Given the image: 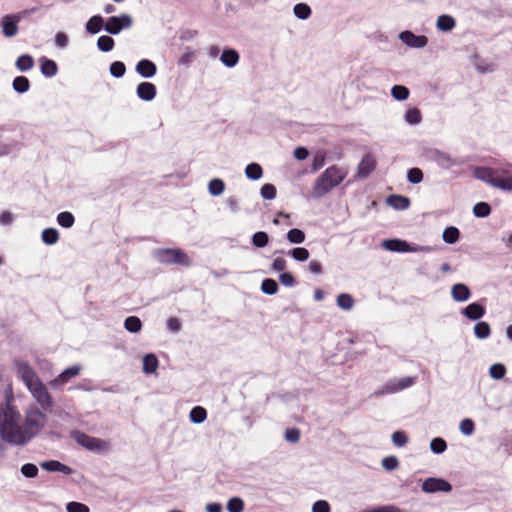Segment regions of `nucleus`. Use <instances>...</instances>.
<instances>
[{
  "mask_svg": "<svg viewBox=\"0 0 512 512\" xmlns=\"http://www.w3.org/2000/svg\"><path fill=\"white\" fill-rule=\"evenodd\" d=\"M0 438L14 446H25L28 444L21 414L14 405L12 393L8 394L5 401L0 404Z\"/></svg>",
  "mask_w": 512,
  "mask_h": 512,
  "instance_id": "1",
  "label": "nucleus"
},
{
  "mask_svg": "<svg viewBox=\"0 0 512 512\" xmlns=\"http://www.w3.org/2000/svg\"><path fill=\"white\" fill-rule=\"evenodd\" d=\"M347 176L344 168L332 165L315 181L312 189L313 198H321L337 187Z\"/></svg>",
  "mask_w": 512,
  "mask_h": 512,
  "instance_id": "2",
  "label": "nucleus"
},
{
  "mask_svg": "<svg viewBox=\"0 0 512 512\" xmlns=\"http://www.w3.org/2000/svg\"><path fill=\"white\" fill-rule=\"evenodd\" d=\"M48 417L44 410H41L37 405H30L24 411L23 426L26 433L28 443L37 437L45 428Z\"/></svg>",
  "mask_w": 512,
  "mask_h": 512,
  "instance_id": "3",
  "label": "nucleus"
},
{
  "mask_svg": "<svg viewBox=\"0 0 512 512\" xmlns=\"http://www.w3.org/2000/svg\"><path fill=\"white\" fill-rule=\"evenodd\" d=\"M27 389L42 410L46 411L54 406L53 397L41 379L29 385Z\"/></svg>",
  "mask_w": 512,
  "mask_h": 512,
  "instance_id": "4",
  "label": "nucleus"
},
{
  "mask_svg": "<svg viewBox=\"0 0 512 512\" xmlns=\"http://www.w3.org/2000/svg\"><path fill=\"white\" fill-rule=\"evenodd\" d=\"M157 260L163 264H179L183 266H190V257L180 249H158L155 252Z\"/></svg>",
  "mask_w": 512,
  "mask_h": 512,
  "instance_id": "5",
  "label": "nucleus"
},
{
  "mask_svg": "<svg viewBox=\"0 0 512 512\" xmlns=\"http://www.w3.org/2000/svg\"><path fill=\"white\" fill-rule=\"evenodd\" d=\"M71 437L82 447L89 451L100 452L107 451L110 447L106 440L92 437L80 431H72Z\"/></svg>",
  "mask_w": 512,
  "mask_h": 512,
  "instance_id": "6",
  "label": "nucleus"
},
{
  "mask_svg": "<svg viewBox=\"0 0 512 512\" xmlns=\"http://www.w3.org/2000/svg\"><path fill=\"white\" fill-rule=\"evenodd\" d=\"M416 377L407 376L400 379H390L374 392L375 396L393 394L413 386Z\"/></svg>",
  "mask_w": 512,
  "mask_h": 512,
  "instance_id": "7",
  "label": "nucleus"
},
{
  "mask_svg": "<svg viewBox=\"0 0 512 512\" xmlns=\"http://www.w3.org/2000/svg\"><path fill=\"white\" fill-rule=\"evenodd\" d=\"M133 20L130 15L122 14L120 16H111L106 20L104 29L107 33L112 35L119 34L123 29H128L132 26Z\"/></svg>",
  "mask_w": 512,
  "mask_h": 512,
  "instance_id": "8",
  "label": "nucleus"
},
{
  "mask_svg": "<svg viewBox=\"0 0 512 512\" xmlns=\"http://www.w3.org/2000/svg\"><path fill=\"white\" fill-rule=\"evenodd\" d=\"M422 491L428 494L445 492L449 493L452 491V485L442 478L429 477L422 482Z\"/></svg>",
  "mask_w": 512,
  "mask_h": 512,
  "instance_id": "9",
  "label": "nucleus"
},
{
  "mask_svg": "<svg viewBox=\"0 0 512 512\" xmlns=\"http://www.w3.org/2000/svg\"><path fill=\"white\" fill-rule=\"evenodd\" d=\"M15 369L18 376L23 381L26 387L40 379L35 370L26 361H15Z\"/></svg>",
  "mask_w": 512,
  "mask_h": 512,
  "instance_id": "10",
  "label": "nucleus"
},
{
  "mask_svg": "<svg viewBox=\"0 0 512 512\" xmlns=\"http://www.w3.org/2000/svg\"><path fill=\"white\" fill-rule=\"evenodd\" d=\"M82 370L81 365H73L64 369L56 378L50 381V386L60 388L68 383L72 378L77 377Z\"/></svg>",
  "mask_w": 512,
  "mask_h": 512,
  "instance_id": "11",
  "label": "nucleus"
},
{
  "mask_svg": "<svg viewBox=\"0 0 512 512\" xmlns=\"http://www.w3.org/2000/svg\"><path fill=\"white\" fill-rule=\"evenodd\" d=\"M21 20L20 14H8L2 17V32L5 37L11 38L18 33V24Z\"/></svg>",
  "mask_w": 512,
  "mask_h": 512,
  "instance_id": "12",
  "label": "nucleus"
},
{
  "mask_svg": "<svg viewBox=\"0 0 512 512\" xmlns=\"http://www.w3.org/2000/svg\"><path fill=\"white\" fill-rule=\"evenodd\" d=\"M399 39L410 48H423L428 44V39L424 35H415L411 31H403L399 34Z\"/></svg>",
  "mask_w": 512,
  "mask_h": 512,
  "instance_id": "13",
  "label": "nucleus"
},
{
  "mask_svg": "<svg viewBox=\"0 0 512 512\" xmlns=\"http://www.w3.org/2000/svg\"><path fill=\"white\" fill-rule=\"evenodd\" d=\"M21 148V142L9 137H0V157L17 153Z\"/></svg>",
  "mask_w": 512,
  "mask_h": 512,
  "instance_id": "14",
  "label": "nucleus"
},
{
  "mask_svg": "<svg viewBox=\"0 0 512 512\" xmlns=\"http://www.w3.org/2000/svg\"><path fill=\"white\" fill-rule=\"evenodd\" d=\"M376 161L370 154L365 155L357 167V177L367 178L375 169Z\"/></svg>",
  "mask_w": 512,
  "mask_h": 512,
  "instance_id": "15",
  "label": "nucleus"
},
{
  "mask_svg": "<svg viewBox=\"0 0 512 512\" xmlns=\"http://www.w3.org/2000/svg\"><path fill=\"white\" fill-rule=\"evenodd\" d=\"M156 86L151 82H141L136 89V94L143 101H152L156 97Z\"/></svg>",
  "mask_w": 512,
  "mask_h": 512,
  "instance_id": "16",
  "label": "nucleus"
},
{
  "mask_svg": "<svg viewBox=\"0 0 512 512\" xmlns=\"http://www.w3.org/2000/svg\"><path fill=\"white\" fill-rule=\"evenodd\" d=\"M135 70L143 78H152L156 75L157 67L151 60L142 59L136 64Z\"/></svg>",
  "mask_w": 512,
  "mask_h": 512,
  "instance_id": "17",
  "label": "nucleus"
},
{
  "mask_svg": "<svg viewBox=\"0 0 512 512\" xmlns=\"http://www.w3.org/2000/svg\"><path fill=\"white\" fill-rule=\"evenodd\" d=\"M474 175L477 179L494 187L498 172L489 167H478L475 169Z\"/></svg>",
  "mask_w": 512,
  "mask_h": 512,
  "instance_id": "18",
  "label": "nucleus"
},
{
  "mask_svg": "<svg viewBox=\"0 0 512 512\" xmlns=\"http://www.w3.org/2000/svg\"><path fill=\"white\" fill-rule=\"evenodd\" d=\"M382 246L388 250V251H392V252H400V253H403V252H412L414 251L410 246L409 244L404 241V240H400V239H389V240H385L383 243H382Z\"/></svg>",
  "mask_w": 512,
  "mask_h": 512,
  "instance_id": "19",
  "label": "nucleus"
},
{
  "mask_svg": "<svg viewBox=\"0 0 512 512\" xmlns=\"http://www.w3.org/2000/svg\"><path fill=\"white\" fill-rule=\"evenodd\" d=\"M462 315H464L469 320H479L485 315V308L484 306L480 305L479 303H471L468 306H466L462 311Z\"/></svg>",
  "mask_w": 512,
  "mask_h": 512,
  "instance_id": "20",
  "label": "nucleus"
},
{
  "mask_svg": "<svg viewBox=\"0 0 512 512\" xmlns=\"http://www.w3.org/2000/svg\"><path fill=\"white\" fill-rule=\"evenodd\" d=\"M451 296L456 302H465L470 298L471 292L467 285L457 283L451 288Z\"/></svg>",
  "mask_w": 512,
  "mask_h": 512,
  "instance_id": "21",
  "label": "nucleus"
},
{
  "mask_svg": "<svg viewBox=\"0 0 512 512\" xmlns=\"http://www.w3.org/2000/svg\"><path fill=\"white\" fill-rule=\"evenodd\" d=\"M40 466L42 469L48 472H61L65 475H70L72 473V468L57 460L42 462Z\"/></svg>",
  "mask_w": 512,
  "mask_h": 512,
  "instance_id": "22",
  "label": "nucleus"
},
{
  "mask_svg": "<svg viewBox=\"0 0 512 512\" xmlns=\"http://www.w3.org/2000/svg\"><path fill=\"white\" fill-rule=\"evenodd\" d=\"M386 202L389 206L396 210H406L410 206L409 198L402 195H390L387 197Z\"/></svg>",
  "mask_w": 512,
  "mask_h": 512,
  "instance_id": "23",
  "label": "nucleus"
},
{
  "mask_svg": "<svg viewBox=\"0 0 512 512\" xmlns=\"http://www.w3.org/2000/svg\"><path fill=\"white\" fill-rule=\"evenodd\" d=\"M220 60L226 67L232 68L237 65L239 54L234 49H226L222 52Z\"/></svg>",
  "mask_w": 512,
  "mask_h": 512,
  "instance_id": "24",
  "label": "nucleus"
},
{
  "mask_svg": "<svg viewBox=\"0 0 512 512\" xmlns=\"http://www.w3.org/2000/svg\"><path fill=\"white\" fill-rule=\"evenodd\" d=\"M159 365L158 358L155 354H146L143 357V372L145 374H152L155 373Z\"/></svg>",
  "mask_w": 512,
  "mask_h": 512,
  "instance_id": "25",
  "label": "nucleus"
},
{
  "mask_svg": "<svg viewBox=\"0 0 512 512\" xmlns=\"http://www.w3.org/2000/svg\"><path fill=\"white\" fill-rule=\"evenodd\" d=\"M456 23L452 16L450 15H440L436 22V27L443 32H449L455 27Z\"/></svg>",
  "mask_w": 512,
  "mask_h": 512,
  "instance_id": "26",
  "label": "nucleus"
},
{
  "mask_svg": "<svg viewBox=\"0 0 512 512\" xmlns=\"http://www.w3.org/2000/svg\"><path fill=\"white\" fill-rule=\"evenodd\" d=\"M104 20L100 15L92 16L86 23V31L89 34H97L103 28Z\"/></svg>",
  "mask_w": 512,
  "mask_h": 512,
  "instance_id": "27",
  "label": "nucleus"
},
{
  "mask_svg": "<svg viewBox=\"0 0 512 512\" xmlns=\"http://www.w3.org/2000/svg\"><path fill=\"white\" fill-rule=\"evenodd\" d=\"M494 188H498L505 191H512V175L504 172L503 174L497 175Z\"/></svg>",
  "mask_w": 512,
  "mask_h": 512,
  "instance_id": "28",
  "label": "nucleus"
},
{
  "mask_svg": "<svg viewBox=\"0 0 512 512\" xmlns=\"http://www.w3.org/2000/svg\"><path fill=\"white\" fill-rule=\"evenodd\" d=\"M293 13L295 17H297L298 19L306 20L311 16L312 10L310 6L306 3H297L293 7Z\"/></svg>",
  "mask_w": 512,
  "mask_h": 512,
  "instance_id": "29",
  "label": "nucleus"
},
{
  "mask_svg": "<svg viewBox=\"0 0 512 512\" xmlns=\"http://www.w3.org/2000/svg\"><path fill=\"white\" fill-rule=\"evenodd\" d=\"M41 239L46 245H54L59 240V233L55 228H46L41 233Z\"/></svg>",
  "mask_w": 512,
  "mask_h": 512,
  "instance_id": "30",
  "label": "nucleus"
},
{
  "mask_svg": "<svg viewBox=\"0 0 512 512\" xmlns=\"http://www.w3.org/2000/svg\"><path fill=\"white\" fill-rule=\"evenodd\" d=\"M124 327L130 333H138L142 329V322L137 316H129L124 321Z\"/></svg>",
  "mask_w": 512,
  "mask_h": 512,
  "instance_id": "31",
  "label": "nucleus"
},
{
  "mask_svg": "<svg viewBox=\"0 0 512 512\" xmlns=\"http://www.w3.org/2000/svg\"><path fill=\"white\" fill-rule=\"evenodd\" d=\"M58 67L55 61L43 59L41 63V73L46 77H53L57 74Z\"/></svg>",
  "mask_w": 512,
  "mask_h": 512,
  "instance_id": "32",
  "label": "nucleus"
},
{
  "mask_svg": "<svg viewBox=\"0 0 512 512\" xmlns=\"http://www.w3.org/2000/svg\"><path fill=\"white\" fill-rule=\"evenodd\" d=\"M191 422L195 424L203 423L207 418L206 410L201 406H195L192 408L189 414Z\"/></svg>",
  "mask_w": 512,
  "mask_h": 512,
  "instance_id": "33",
  "label": "nucleus"
},
{
  "mask_svg": "<svg viewBox=\"0 0 512 512\" xmlns=\"http://www.w3.org/2000/svg\"><path fill=\"white\" fill-rule=\"evenodd\" d=\"M33 66H34V60H33L32 56H30L28 54L21 55L20 57H18V59L16 61L17 69L22 72L31 70L33 68Z\"/></svg>",
  "mask_w": 512,
  "mask_h": 512,
  "instance_id": "34",
  "label": "nucleus"
},
{
  "mask_svg": "<svg viewBox=\"0 0 512 512\" xmlns=\"http://www.w3.org/2000/svg\"><path fill=\"white\" fill-rule=\"evenodd\" d=\"M460 232L458 228L450 226L443 231V241L447 244H454L458 241Z\"/></svg>",
  "mask_w": 512,
  "mask_h": 512,
  "instance_id": "35",
  "label": "nucleus"
},
{
  "mask_svg": "<svg viewBox=\"0 0 512 512\" xmlns=\"http://www.w3.org/2000/svg\"><path fill=\"white\" fill-rule=\"evenodd\" d=\"M245 174L251 180H258L262 177L263 170L259 164L250 163L245 168Z\"/></svg>",
  "mask_w": 512,
  "mask_h": 512,
  "instance_id": "36",
  "label": "nucleus"
},
{
  "mask_svg": "<svg viewBox=\"0 0 512 512\" xmlns=\"http://www.w3.org/2000/svg\"><path fill=\"white\" fill-rule=\"evenodd\" d=\"M13 89L18 93H25L29 90L30 81L25 76H18L13 80Z\"/></svg>",
  "mask_w": 512,
  "mask_h": 512,
  "instance_id": "37",
  "label": "nucleus"
},
{
  "mask_svg": "<svg viewBox=\"0 0 512 512\" xmlns=\"http://www.w3.org/2000/svg\"><path fill=\"white\" fill-rule=\"evenodd\" d=\"M404 119L409 125H417L422 120L421 112L418 108L408 109L405 113Z\"/></svg>",
  "mask_w": 512,
  "mask_h": 512,
  "instance_id": "38",
  "label": "nucleus"
},
{
  "mask_svg": "<svg viewBox=\"0 0 512 512\" xmlns=\"http://www.w3.org/2000/svg\"><path fill=\"white\" fill-rule=\"evenodd\" d=\"M491 213V207L486 202H478L473 207V214L477 218H485Z\"/></svg>",
  "mask_w": 512,
  "mask_h": 512,
  "instance_id": "39",
  "label": "nucleus"
},
{
  "mask_svg": "<svg viewBox=\"0 0 512 512\" xmlns=\"http://www.w3.org/2000/svg\"><path fill=\"white\" fill-rule=\"evenodd\" d=\"M224 189L225 184L219 178L212 179L208 184V191L213 196L221 195L224 192Z\"/></svg>",
  "mask_w": 512,
  "mask_h": 512,
  "instance_id": "40",
  "label": "nucleus"
},
{
  "mask_svg": "<svg viewBox=\"0 0 512 512\" xmlns=\"http://www.w3.org/2000/svg\"><path fill=\"white\" fill-rule=\"evenodd\" d=\"M286 236L287 240L292 244H301L305 241V233L298 228L290 229Z\"/></svg>",
  "mask_w": 512,
  "mask_h": 512,
  "instance_id": "41",
  "label": "nucleus"
},
{
  "mask_svg": "<svg viewBox=\"0 0 512 512\" xmlns=\"http://www.w3.org/2000/svg\"><path fill=\"white\" fill-rule=\"evenodd\" d=\"M474 334L479 339H486L491 334L490 326L487 322H478L474 326Z\"/></svg>",
  "mask_w": 512,
  "mask_h": 512,
  "instance_id": "42",
  "label": "nucleus"
},
{
  "mask_svg": "<svg viewBox=\"0 0 512 512\" xmlns=\"http://www.w3.org/2000/svg\"><path fill=\"white\" fill-rule=\"evenodd\" d=\"M409 89L403 85H394L391 89V95L398 101H404L409 97Z\"/></svg>",
  "mask_w": 512,
  "mask_h": 512,
  "instance_id": "43",
  "label": "nucleus"
},
{
  "mask_svg": "<svg viewBox=\"0 0 512 512\" xmlns=\"http://www.w3.org/2000/svg\"><path fill=\"white\" fill-rule=\"evenodd\" d=\"M75 218L72 213L64 211L57 215V223L63 228H70L73 226Z\"/></svg>",
  "mask_w": 512,
  "mask_h": 512,
  "instance_id": "44",
  "label": "nucleus"
},
{
  "mask_svg": "<svg viewBox=\"0 0 512 512\" xmlns=\"http://www.w3.org/2000/svg\"><path fill=\"white\" fill-rule=\"evenodd\" d=\"M261 290L266 295H274L278 291V284L274 279L266 278L261 283Z\"/></svg>",
  "mask_w": 512,
  "mask_h": 512,
  "instance_id": "45",
  "label": "nucleus"
},
{
  "mask_svg": "<svg viewBox=\"0 0 512 512\" xmlns=\"http://www.w3.org/2000/svg\"><path fill=\"white\" fill-rule=\"evenodd\" d=\"M269 242V236L266 232L258 231L252 236V244L257 248L265 247Z\"/></svg>",
  "mask_w": 512,
  "mask_h": 512,
  "instance_id": "46",
  "label": "nucleus"
},
{
  "mask_svg": "<svg viewBox=\"0 0 512 512\" xmlns=\"http://www.w3.org/2000/svg\"><path fill=\"white\" fill-rule=\"evenodd\" d=\"M97 47L102 52H109L114 47V40L110 36H100L97 40Z\"/></svg>",
  "mask_w": 512,
  "mask_h": 512,
  "instance_id": "47",
  "label": "nucleus"
},
{
  "mask_svg": "<svg viewBox=\"0 0 512 512\" xmlns=\"http://www.w3.org/2000/svg\"><path fill=\"white\" fill-rule=\"evenodd\" d=\"M337 305L343 310H350L354 305V300L351 295L342 293L337 296Z\"/></svg>",
  "mask_w": 512,
  "mask_h": 512,
  "instance_id": "48",
  "label": "nucleus"
},
{
  "mask_svg": "<svg viewBox=\"0 0 512 512\" xmlns=\"http://www.w3.org/2000/svg\"><path fill=\"white\" fill-rule=\"evenodd\" d=\"M287 254L299 262H304L309 258V251L303 247L293 248L292 250L288 251Z\"/></svg>",
  "mask_w": 512,
  "mask_h": 512,
  "instance_id": "49",
  "label": "nucleus"
},
{
  "mask_svg": "<svg viewBox=\"0 0 512 512\" xmlns=\"http://www.w3.org/2000/svg\"><path fill=\"white\" fill-rule=\"evenodd\" d=\"M430 449L435 454H441L447 449L446 441L440 437L433 438L430 442Z\"/></svg>",
  "mask_w": 512,
  "mask_h": 512,
  "instance_id": "50",
  "label": "nucleus"
},
{
  "mask_svg": "<svg viewBox=\"0 0 512 512\" xmlns=\"http://www.w3.org/2000/svg\"><path fill=\"white\" fill-rule=\"evenodd\" d=\"M126 72V66L121 61H115L110 65V74L115 78H121Z\"/></svg>",
  "mask_w": 512,
  "mask_h": 512,
  "instance_id": "51",
  "label": "nucleus"
},
{
  "mask_svg": "<svg viewBox=\"0 0 512 512\" xmlns=\"http://www.w3.org/2000/svg\"><path fill=\"white\" fill-rule=\"evenodd\" d=\"M228 512H243L244 502L239 497L231 498L227 503Z\"/></svg>",
  "mask_w": 512,
  "mask_h": 512,
  "instance_id": "52",
  "label": "nucleus"
},
{
  "mask_svg": "<svg viewBox=\"0 0 512 512\" xmlns=\"http://www.w3.org/2000/svg\"><path fill=\"white\" fill-rule=\"evenodd\" d=\"M489 374L493 379H502L506 374V368L503 364H493L489 369Z\"/></svg>",
  "mask_w": 512,
  "mask_h": 512,
  "instance_id": "53",
  "label": "nucleus"
},
{
  "mask_svg": "<svg viewBox=\"0 0 512 512\" xmlns=\"http://www.w3.org/2000/svg\"><path fill=\"white\" fill-rule=\"evenodd\" d=\"M459 429L462 434L470 436L474 433L475 430L474 422L469 418L463 419L460 422Z\"/></svg>",
  "mask_w": 512,
  "mask_h": 512,
  "instance_id": "54",
  "label": "nucleus"
},
{
  "mask_svg": "<svg viewBox=\"0 0 512 512\" xmlns=\"http://www.w3.org/2000/svg\"><path fill=\"white\" fill-rule=\"evenodd\" d=\"M407 179L412 184H418L423 180V173L419 168H411L407 172Z\"/></svg>",
  "mask_w": 512,
  "mask_h": 512,
  "instance_id": "55",
  "label": "nucleus"
},
{
  "mask_svg": "<svg viewBox=\"0 0 512 512\" xmlns=\"http://www.w3.org/2000/svg\"><path fill=\"white\" fill-rule=\"evenodd\" d=\"M260 193L263 199L273 200L276 197V188L272 184H264Z\"/></svg>",
  "mask_w": 512,
  "mask_h": 512,
  "instance_id": "56",
  "label": "nucleus"
},
{
  "mask_svg": "<svg viewBox=\"0 0 512 512\" xmlns=\"http://www.w3.org/2000/svg\"><path fill=\"white\" fill-rule=\"evenodd\" d=\"M21 473L27 478H35L38 475V468L35 464L26 463L21 467Z\"/></svg>",
  "mask_w": 512,
  "mask_h": 512,
  "instance_id": "57",
  "label": "nucleus"
},
{
  "mask_svg": "<svg viewBox=\"0 0 512 512\" xmlns=\"http://www.w3.org/2000/svg\"><path fill=\"white\" fill-rule=\"evenodd\" d=\"M392 442L397 447H404L408 443V437L403 431H396L392 434Z\"/></svg>",
  "mask_w": 512,
  "mask_h": 512,
  "instance_id": "58",
  "label": "nucleus"
},
{
  "mask_svg": "<svg viewBox=\"0 0 512 512\" xmlns=\"http://www.w3.org/2000/svg\"><path fill=\"white\" fill-rule=\"evenodd\" d=\"M67 512H89V507L80 502H69L66 505Z\"/></svg>",
  "mask_w": 512,
  "mask_h": 512,
  "instance_id": "59",
  "label": "nucleus"
},
{
  "mask_svg": "<svg viewBox=\"0 0 512 512\" xmlns=\"http://www.w3.org/2000/svg\"><path fill=\"white\" fill-rule=\"evenodd\" d=\"M280 283L285 287H293L296 285V280L290 272H283L279 275Z\"/></svg>",
  "mask_w": 512,
  "mask_h": 512,
  "instance_id": "60",
  "label": "nucleus"
},
{
  "mask_svg": "<svg viewBox=\"0 0 512 512\" xmlns=\"http://www.w3.org/2000/svg\"><path fill=\"white\" fill-rule=\"evenodd\" d=\"M398 465L399 461L395 456H388L383 458L382 460V466L388 471L395 470L398 467Z\"/></svg>",
  "mask_w": 512,
  "mask_h": 512,
  "instance_id": "61",
  "label": "nucleus"
},
{
  "mask_svg": "<svg viewBox=\"0 0 512 512\" xmlns=\"http://www.w3.org/2000/svg\"><path fill=\"white\" fill-rule=\"evenodd\" d=\"M287 261L283 257H275L271 264V271L282 272L286 269Z\"/></svg>",
  "mask_w": 512,
  "mask_h": 512,
  "instance_id": "62",
  "label": "nucleus"
},
{
  "mask_svg": "<svg viewBox=\"0 0 512 512\" xmlns=\"http://www.w3.org/2000/svg\"><path fill=\"white\" fill-rule=\"evenodd\" d=\"M285 439L288 442L296 443L300 439V431L297 428H289L285 431Z\"/></svg>",
  "mask_w": 512,
  "mask_h": 512,
  "instance_id": "63",
  "label": "nucleus"
},
{
  "mask_svg": "<svg viewBox=\"0 0 512 512\" xmlns=\"http://www.w3.org/2000/svg\"><path fill=\"white\" fill-rule=\"evenodd\" d=\"M330 505L325 500H318L312 506V512H330Z\"/></svg>",
  "mask_w": 512,
  "mask_h": 512,
  "instance_id": "64",
  "label": "nucleus"
}]
</instances>
